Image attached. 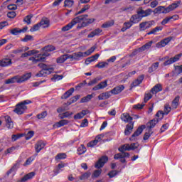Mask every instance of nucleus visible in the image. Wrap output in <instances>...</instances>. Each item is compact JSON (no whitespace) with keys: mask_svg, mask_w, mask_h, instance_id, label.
Masks as SVG:
<instances>
[{"mask_svg":"<svg viewBox=\"0 0 182 182\" xmlns=\"http://www.w3.org/2000/svg\"><path fill=\"white\" fill-rule=\"evenodd\" d=\"M49 56V53H43L41 54H38L35 57H31L28 60H31L33 63H38V62H45L46 58Z\"/></svg>","mask_w":182,"mask_h":182,"instance_id":"6","label":"nucleus"},{"mask_svg":"<svg viewBox=\"0 0 182 182\" xmlns=\"http://www.w3.org/2000/svg\"><path fill=\"white\" fill-rule=\"evenodd\" d=\"M114 25V21H107L102 25V28H110V26H113Z\"/></svg>","mask_w":182,"mask_h":182,"instance_id":"47","label":"nucleus"},{"mask_svg":"<svg viewBox=\"0 0 182 182\" xmlns=\"http://www.w3.org/2000/svg\"><path fill=\"white\" fill-rule=\"evenodd\" d=\"M139 147V143L126 144L118 149L119 151H130V150H136Z\"/></svg>","mask_w":182,"mask_h":182,"instance_id":"7","label":"nucleus"},{"mask_svg":"<svg viewBox=\"0 0 182 182\" xmlns=\"http://www.w3.org/2000/svg\"><path fill=\"white\" fill-rule=\"evenodd\" d=\"M85 58L83 52H77L74 53L72 55H70V59L72 60H80V59Z\"/></svg>","mask_w":182,"mask_h":182,"instance_id":"11","label":"nucleus"},{"mask_svg":"<svg viewBox=\"0 0 182 182\" xmlns=\"http://www.w3.org/2000/svg\"><path fill=\"white\" fill-rule=\"evenodd\" d=\"M156 23L154 21H144L139 23V30L140 31H146V29H149L151 28L153 25Z\"/></svg>","mask_w":182,"mask_h":182,"instance_id":"9","label":"nucleus"},{"mask_svg":"<svg viewBox=\"0 0 182 182\" xmlns=\"http://www.w3.org/2000/svg\"><path fill=\"white\" fill-rule=\"evenodd\" d=\"M119 174V171H111L108 173V176L109 178H113V177H116Z\"/></svg>","mask_w":182,"mask_h":182,"instance_id":"57","label":"nucleus"},{"mask_svg":"<svg viewBox=\"0 0 182 182\" xmlns=\"http://www.w3.org/2000/svg\"><path fill=\"white\" fill-rule=\"evenodd\" d=\"M151 93V91L145 93L144 98V103H147V102L153 97V95Z\"/></svg>","mask_w":182,"mask_h":182,"instance_id":"39","label":"nucleus"},{"mask_svg":"<svg viewBox=\"0 0 182 182\" xmlns=\"http://www.w3.org/2000/svg\"><path fill=\"white\" fill-rule=\"evenodd\" d=\"M102 33L103 30L100 28H96L88 34L87 38H95V36H100V35H102Z\"/></svg>","mask_w":182,"mask_h":182,"instance_id":"17","label":"nucleus"},{"mask_svg":"<svg viewBox=\"0 0 182 182\" xmlns=\"http://www.w3.org/2000/svg\"><path fill=\"white\" fill-rule=\"evenodd\" d=\"M38 23L41 28H45L49 27V21L47 19H43Z\"/></svg>","mask_w":182,"mask_h":182,"instance_id":"38","label":"nucleus"},{"mask_svg":"<svg viewBox=\"0 0 182 182\" xmlns=\"http://www.w3.org/2000/svg\"><path fill=\"white\" fill-rule=\"evenodd\" d=\"M69 123V121L66 120V119H62L60 122H57L55 124V126L57 127H62L63 126H65V124H68Z\"/></svg>","mask_w":182,"mask_h":182,"instance_id":"42","label":"nucleus"},{"mask_svg":"<svg viewBox=\"0 0 182 182\" xmlns=\"http://www.w3.org/2000/svg\"><path fill=\"white\" fill-rule=\"evenodd\" d=\"M73 114V112H65L60 114V119H65L66 117H69L72 116Z\"/></svg>","mask_w":182,"mask_h":182,"instance_id":"52","label":"nucleus"},{"mask_svg":"<svg viewBox=\"0 0 182 182\" xmlns=\"http://www.w3.org/2000/svg\"><path fill=\"white\" fill-rule=\"evenodd\" d=\"M178 5H180V3H173L166 8L163 6H160L156 9V14H168V12H171V11H174V9L178 8Z\"/></svg>","mask_w":182,"mask_h":182,"instance_id":"4","label":"nucleus"},{"mask_svg":"<svg viewBox=\"0 0 182 182\" xmlns=\"http://www.w3.org/2000/svg\"><path fill=\"white\" fill-rule=\"evenodd\" d=\"M100 174H102V170H96L94 171L92 178H97Z\"/></svg>","mask_w":182,"mask_h":182,"instance_id":"58","label":"nucleus"},{"mask_svg":"<svg viewBox=\"0 0 182 182\" xmlns=\"http://www.w3.org/2000/svg\"><path fill=\"white\" fill-rule=\"evenodd\" d=\"M96 50V46H92L90 49H88L87 51L83 52L84 56H90V55H92Z\"/></svg>","mask_w":182,"mask_h":182,"instance_id":"40","label":"nucleus"},{"mask_svg":"<svg viewBox=\"0 0 182 182\" xmlns=\"http://www.w3.org/2000/svg\"><path fill=\"white\" fill-rule=\"evenodd\" d=\"M87 113H89V110H86V109L82 110L81 112H79L75 115H74V119L75 120H79L80 119H83V117H85V116H86Z\"/></svg>","mask_w":182,"mask_h":182,"instance_id":"25","label":"nucleus"},{"mask_svg":"<svg viewBox=\"0 0 182 182\" xmlns=\"http://www.w3.org/2000/svg\"><path fill=\"white\" fill-rule=\"evenodd\" d=\"M134 128V122H132L131 124H128L126 126V128H125V130H124L125 136H129L133 132Z\"/></svg>","mask_w":182,"mask_h":182,"instance_id":"22","label":"nucleus"},{"mask_svg":"<svg viewBox=\"0 0 182 182\" xmlns=\"http://www.w3.org/2000/svg\"><path fill=\"white\" fill-rule=\"evenodd\" d=\"M80 99V95H77L73 97H71L67 102V105L69 106L72 105L73 103H75V102H77Z\"/></svg>","mask_w":182,"mask_h":182,"instance_id":"34","label":"nucleus"},{"mask_svg":"<svg viewBox=\"0 0 182 182\" xmlns=\"http://www.w3.org/2000/svg\"><path fill=\"white\" fill-rule=\"evenodd\" d=\"M161 31H163L162 26H156L154 28H153L151 31L147 33V35H156L157 32H160Z\"/></svg>","mask_w":182,"mask_h":182,"instance_id":"35","label":"nucleus"},{"mask_svg":"<svg viewBox=\"0 0 182 182\" xmlns=\"http://www.w3.org/2000/svg\"><path fill=\"white\" fill-rule=\"evenodd\" d=\"M92 98L93 95H88L86 97H82L80 100V103H87V102H90V100H92Z\"/></svg>","mask_w":182,"mask_h":182,"instance_id":"37","label":"nucleus"},{"mask_svg":"<svg viewBox=\"0 0 182 182\" xmlns=\"http://www.w3.org/2000/svg\"><path fill=\"white\" fill-rule=\"evenodd\" d=\"M22 42H28V41H33V36L31 35H26L25 38L22 40Z\"/></svg>","mask_w":182,"mask_h":182,"instance_id":"59","label":"nucleus"},{"mask_svg":"<svg viewBox=\"0 0 182 182\" xmlns=\"http://www.w3.org/2000/svg\"><path fill=\"white\" fill-rule=\"evenodd\" d=\"M161 90H163V87H161V85L157 84L151 88L150 92L152 95H156V93H159V92H161Z\"/></svg>","mask_w":182,"mask_h":182,"instance_id":"26","label":"nucleus"},{"mask_svg":"<svg viewBox=\"0 0 182 182\" xmlns=\"http://www.w3.org/2000/svg\"><path fill=\"white\" fill-rule=\"evenodd\" d=\"M65 159H66V154L65 153H60V154H58L56 156H55V160H65Z\"/></svg>","mask_w":182,"mask_h":182,"instance_id":"49","label":"nucleus"},{"mask_svg":"<svg viewBox=\"0 0 182 182\" xmlns=\"http://www.w3.org/2000/svg\"><path fill=\"white\" fill-rule=\"evenodd\" d=\"M164 114L163 111H159L156 114V117L155 119H158L159 122H160L164 117Z\"/></svg>","mask_w":182,"mask_h":182,"instance_id":"51","label":"nucleus"},{"mask_svg":"<svg viewBox=\"0 0 182 182\" xmlns=\"http://www.w3.org/2000/svg\"><path fill=\"white\" fill-rule=\"evenodd\" d=\"M160 65V63L156 62L149 68V73H152V72H154L155 70H157L159 68V65Z\"/></svg>","mask_w":182,"mask_h":182,"instance_id":"36","label":"nucleus"},{"mask_svg":"<svg viewBox=\"0 0 182 182\" xmlns=\"http://www.w3.org/2000/svg\"><path fill=\"white\" fill-rule=\"evenodd\" d=\"M136 14L139 15V17L141 18V19H143V18L150 16V15L153 14V10H151V9H147L146 10L141 9L137 11Z\"/></svg>","mask_w":182,"mask_h":182,"instance_id":"10","label":"nucleus"},{"mask_svg":"<svg viewBox=\"0 0 182 182\" xmlns=\"http://www.w3.org/2000/svg\"><path fill=\"white\" fill-rule=\"evenodd\" d=\"M124 90V85H118L114 87L111 91L110 93L112 95H119V93H122Z\"/></svg>","mask_w":182,"mask_h":182,"instance_id":"18","label":"nucleus"},{"mask_svg":"<svg viewBox=\"0 0 182 182\" xmlns=\"http://www.w3.org/2000/svg\"><path fill=\"white\" fill-rule=\"evenodd\" d=\"M98 141L97 139H95L93 141H91L90 143L87 144V146L88 147H95V146H96V144H97Z\"/></svg>","mask_w":182,"mask_h":182,"instance_id":"64","label":"nucleus"},{"mask_svg":"<svg viewBox=\"0 0 182 182\" xmlns=\"http://www.w3.org/2000/svg\"><path fill=\"white\" fill-rule=\"evenodd\" d=\"M48 116V112L46 111H44L38 114H37V118L39 120H41L42 119H45Z\"/></svg>","mask_w":182,"mask_h":182,"instance_id":"55","label":"nucleus"},{"mask_svg":"<svg viewBox=\"0 0 182 182\" xmlns=\"http://www.w3.org/2000/svg\"><path fill=\"white\" fill-rule=\"evenodd\" d=\"M33 16L32 15H28L26 16L24 19H23V22H26V23H27V25H31V21H32V18Z\"/></svg>","mask_w":182,"mask_h":182,"instance_id":"53","label":"nucleus"},{"mask_svg":"<svg viewBox=\"0 0 182 182\" xmlns=\"http://www.w3.org/2000/svg\"><path fill=\"white\" fill-rule=\"evenodd\" d=\"M32 76L31 73H26L23 75H16L11 78L5 80V85H12L14 83H23L26 80H29Z\"/></svg>","mask_w":182,"mask_h":182,"instance_id":"2","label":"nucleus"},{"mask_svg":"<svg viewBox=\"0 0 182 182\" xmlns=\"http://www.w3.org/2000/svg\"><path fill=\"white\" fill-rule=\"evenodd\" d=\"M159 122V119L157 118H154V119L149 121L147 124V127L149 129H153L156 127V124Z\"/></svg>","mask_w":182,"mask_h":182,"instance_id":"28","label":"nucleus"},{"mask_svg":"<svg viewBox=\"0 0 182 182\" xmlns=\"http://www.w3.org/2000/svg\"><path fill=\"white\" fill-rule=\"evenodd\" d=\"M40 68H42V70L36 74L37 77H43L45 76H48V75H50L53 72V68L48 67L46 64L41 63L38 64Z\"/></svg>","mask_w":182,"mask_h":182,"instance_id":"5","label":"nucleus"},{"mask_svg":"<svg viewBox=\"0 0 182 182\" xmlns=\"http://www.w3.org/2000/svg\"><path fill=\"white\" fill-rule=\"evenodd\" d=\"M91 174L92 173L90 172H86L84 174H82L81 176H80V180H87V178L90 177Z\"/></svg>","mask_w":182,"mask_h":182,"instance_id":"56","label":"nucleus"},{"mask_svg":"<svg viewBox=\"0 0 182 182\" xmlns=\"http://www.w3.org/2000/svg\"><path fill=\"white\" fill-rule=\"evenodd\" d=\"M86 150L85 145L82 144L77 148V153L80 156L82 154H85V153H86Z\"/></svg>","mask_w":182,"mask_h":182,"instance_id":"41","label":"nucleus"},{"mask_svg":"<svg viewBox=\"0 0 182 182\" xmlns=\"http://www.w3.org/2000/svg\"><path fill=\"white\" fill-rule=\"evenodd\" d=\"M153 134V132L149 129L148 132H146L144 135V140H149L150 136Z\"/></svg>","mask_w":182,"mask_h":182,"instance_id":"61","label":"nucleus"},{"mask_svg":"<svg viewBox=\"0 0 182 182\" xmlns=\"http://www.w3.org/2000/svg\"><path fill=\"white\" fill-rule=\"evenodd\" d=\"M89 15L85 14L77 16L74 18L68 24L65 25L61 28L62 32H68V31H70L73 26H77V29H82V28H86V26H89V25L93 23L96 19L95 18H87Z\"/></svg>","mask_w":182,"mask_h":182,"instance_id":"1","label":"nucleus"},{"mask_svg":"<svg viewBox=\"0 0 182 182\" xmlns=\"http://www.w3.org/2000/svg\"><path fill=\"white\" fill-rule=\"evenodd\" d=\"M73 4H75V1H73V0H65L64 1V6L68 8H72L73 6Z\"/></svg>","mask_w":182,"mask_h":182,"instance_id":"44","label":"nucleus"},{"mask_svg":"<svg viewBox=\"0 0 182 182\" xmlns=\"http://www.w3.org/2000/svg\"><path fill=\"white\" fill-rule=\"evenodd\" d=\"M44 50L46 53H48V52H53V50H55L56 48L53 46H47L44 47Z\"/></svg>","mask_w":182,"mask_h":182,"instance_id":"46","label":"nucleus"},{"mask_svg":"<svg viewBox=\"0 0 182 182\" xmlns=\"http://www.w3.org/2000/svg\"><path fill=\"white\" fill-rule=\"evenodd\" d=\"M31 103H32V101L27 100L17 104L16 108L14 109V113L19 115L23 114L28 110L26 105H31Z\"/></svg>","mask_w":182,"mask_h":182,"instance_id":"3","label":"nucleus"},{"mask_svg":"<svg viewBox=\"0 0 182 182\" xmlns=\"http://www.w3.org/2000/svg\"><path fill=\"white\" fill-rule=\"evenodd\" d=\"M171 109H172V107H170V105L166 104L164 105V114L166 116H167V114H168V113H170V112H171Z\"/></svg>","mask_w":182,"mask_h":182,"instance_id":"43","label":"nucleus"},{"mask_svg":"<svg viewBox=\"0 0 182 182\" xmlns=\"http://www.w3.org/2000/svg\"><path fill=\"white\" fill-rule=\"evenodd\" d=\"M180 105V96H176L171 102L172 109H177Z\"/></svg>","mask_w":182,"mask_h":182,"instance_id":"27","label":"nucleus"},{"mask_svg":"<svg viewBox=\"0 0 182 182\" xmlns=\"http://www.w3.org/2000/svg\"><path fill=\"white\" fill-rule=\"evenodd\" d=\"M4 119L6 122V127L9 129H14V122H12V118L9 115H6Z\"/></svg>","mask_w":182,"mask_h":182,"instance_id":"20","label":"nucleus"},{"mask_svg":"<svg viewBox=\"0 0 182 182\" xmlns=\"http://www.w3.org/2000/svg\"><path fill=\"white\" fill-rule=\"evenodd\" d=\"M102 80V77H97L94 80H91L90 82H88L87 85L88 86H92V85H96L97 82H100Z\"/></svg>","mask_w":182,"mask_h":182,"instance_id":"45","label":"nucleus"},{"mask_svg":"<svg viewBox=\"0 0 182 182\" xmlns=\"http://www.w3.org/2000/svg\"><path fill=\"white\" fill-rule=\"evenodd\" d=\"M39 28H41V24L38 23L34 25L31 29V32H36V31H39Z\"/></svg>","mask_w":182,"mask_h":182,"instance_id":"60","label":"nucleus"},{"mask_svg":"<svg viewBox=\"0 0 182 182\" xmlns=\"http://www.w3.org/2000/svg\"><path fill=\"white\" fill-rule=\"evenodd\" d=\"M105 87H107V80H105L103 82H100L98 85L95 86L92 88V90H100V89H105Z\"/></svg>","mask_w":182,"mask_h":182,"instance_id":"21","label":"nucleus"},{"mask_svg":"<svg viewBox=\"0 0 182 182\" xmlns=\"http://www.w3.org/2000/svg\"><path fill=\"white\" fill-rule=\"evenodd\" d=\"M45 146H46V142H45V141H38L35 144L36 152L40 153L43 149H45Z\"/></svg>","mask_w":182,"mask_h":182,"instance_id":"12","label":"nucleus"},{"mask_svg":"<svg viewBox=\"0 0 182 182\" xmlns=\"http://www.w3.org/2000/svg\"><path fill=\"white\" fill-rule=\"evenodd\" d=\"M89 8H90V6H89L87 4L85 5L84 7H82L81 9V10L80 11H78L75 14V16L80 15V14H83V12H86V11H87V9H89Z\"/></svg>","mask_w":182,"mask_h":182,"instance_id":"54","label":"nucleus"},{"mask_svg":"<svg viewBox=\"0 0 182 182\" xmlns=\"http://www.w3.org/2000/svg\"><path fill=\"white\" fill-rule=\"evenodd\" d=\"M121 120L124 122V123H129L130 124L132 123L133 117H132L128 113H124L121 115Z\"/></svg>","mask_w":182,"mask_h":182,"instance_id":"16","label":"nucleus"},{"mask_svg":"<svg viewBox=\"0 0 182 182\" xmlns=\"http://www.w3.org/2000/svg\"><path fill=\"white\" fill-rule=\"evenodd\" d=\"M39 53V51L36 50H29L27 53H24L21 55V58H28V56H31V55H35Z\"/></svg>","mask_w":182,"mask_h":182,"instance_id":"33","label":"nucleus"},{"mask_svg":"<svg viewBox=\"0 0 182 182\" xmlns=\"http://www.w3.org/2000/svg\"><path fill=\"white\" fill-rule=\"evenodd\" d=\"M144 129H146L144 125L139 127L136 132H134L132 136L129 138V140L131 141H136V140H137L138 136H140V134L143 133V130H144Z\"/></svg>","mask_w":182,"mask_h":182,"instance_id":"8","label":"nucleus"},{"mask_svg":"<svg viewBox=\"0 0 182 182\" xmlns=\"http://www.w3.org/2000/svg\"><path fill=\"white\" fill-rule=\"evenodd\" d=\"M63 79V75H54L51 78L52 82H58L59 80H62Z\"/></svg>","mask_w":182,"mask_h":182,"instance_id":"48","label":"nucleus"},{"mask_svg":"<svg viewBox=\"0 0 182 182\" xmlns=\"http://www.w3.org/2000/svg\"><path fill=\"white\" fill-rule=\"evenodd\" d=\"M12 65V60L10 58H4L0 60V66L5 68L6 66H11Z\"/></svg>","mask_w":182,"mask_h":182,"instance_id":"19","label":"nucleus"},{"mask_svg":"<svg viewBox=\"0 0 182 182\" xmlns=\"http://www.w3.org/2000/svg\"><path fill=\"white\" fill-rule=\"evenodd\" d=\"M108 65H109L108 63L101 62L95 65V68H98L99 69H103V68H106V66H108Z\"/></svg>","mask_w":182,"mask_h":182,"instance_id":"50","label":"nucleus"},{"mask_svg":"<svg viewBox=\"0 0 182 182\" xmlns=\"http://www.w3.org/2000/svg\"><path fill=\"white\" fill-rule=\"evenodd\" d=\"M73 92H75V88H70L63 94V95L62 96V99H68V97H70V96L73 95Z\"/></svg>","mask_w":182,"mask_h":182,"instance_id":"31","label":"nucleus"},{"mask_svg":"<svg viewBox=\"0 0 182 182\" xmlns=\"http://www.w3.org/2000/svg\"><path fill=\"white\" fill-rule=\"evenodd\" d=\"M108 160L109 158H107L106 156L101 157L95 164L96 168H102V167H103V166L107 163Z\"/></svg>","mask_w":182,"mask_h":182,"instance_id":"13","label":"nucleus"},{"mask_svg":"<svg viewBox=\"0 0 182 182\" xmlns=\"http://www.w3.org/2000/svg\"><path fill=\"white\" fill-rule=\"evenodd\" d=\"M68 59H70V54H64L57 58V63H65Z\"/></svg>","mask_w":182,"mask_h":182,"instance_id":"24","label":"nucleus"},{"mask_svg":"<svg viewBox=\"0 0 182 182\" xmlns=\"http://www.w3.org/2000/svg\"><path fill=\"white\" fill-rule=\"evenodd\" d=\"M151 45H153V41H149L146 43L145 45L142 46L139 48V52H144V50H147V49H150L151 48Z\"/></svg>","mask_w":182,"mask_h":182,"instance_id":"29","label":"nucleus"},{"mask_svg":"<svg viewBox=\"0 0 182 182\" xmlns=\"http://www.w3.org/2000/svg\"><path fill=\"white\" fill-rule=\"evenodd\" d=\"M110 93H112V92H103L98 96V99L100 100H106V99H109V97H110V96H112V95H110Z\"/></svg>","mask_w":182,"mask_h":182,"instance_id":"30","label":"nucleus"},{"mask_svg":"<svg viewBox=\"0 0 182 182\" xmlns=\"http://www.w3.org/2000/svg\"><path fill=\"white\" fill-rule=\"evenodd\" d=\"M171 39H173V38L171 37H168L163 39L162 41L156 43V48H164V46H166V45H168V43L171 42Z\"/></svg>","mask_w":182,"mask_h":182,"instance_id":"14","label":"nucleus"},{"mask_svg":"<svg viewBox=\"0 0 182 182\" xmlns=\"http://www.w3.org/2000/svg\"><path fill=\"white\" fill-rule=\"evenodd\" d=\"M144 80V75H141L139 77H137L134 82L131 84V89H133V87H136V86H139V85L141 84V82Z\"/></svg>","mask_w":182,"mask_h":182,"instance_id":"15","label":"nucleus"},{"mask_svg":"<svg viewBox=\"0 0 182 182\" xmlns=\"http://www.w3.org/2000/svg\"><path fill=\"white\" fill-rule=\"evenodd\" d=\"M10 33L11 35L16 36V35H19V33H21V32H20L19 28H15L11 30Z\"/></svg>","mask_w":182,"mask_h":182,"instance_id":"62","label":"nucleus"},{"mask_svg":"<svg viewBox=\"0 0 182 182\" xmlns=\"http://www.w3.org/2000/svg\"><path fill=\"white\" fill-rule=\"evenodd\" d=\"M133 26V24L132 23V21H127L124 23V26L122 28L121 31L122 32H126L127 29H130Z\"/></svg>","mask_w":182,"mask_h":182,"instance_id":"32","label":"nucleus"},{"mask_svg":"<svg viewBox=\"0 0 182 182\" xmlns=\"http://www.w3.org/2000/svg\"><path fill=\"white\" fill-rule=\"evenodd\" d=\"M8 18H10V19H14L15 16H16V13L15 11H9L7 13Z\"/></svg>","mask_w":182,"mask_h":182,"instance_id":"63","label":"nucleus"},{"mask_svg":"<svg viewBox=\"0 0 182 182\" xmlns=\"http://www.w3.org/2000/svg\"><path fill=\"white\" fill-rule=\"evenodd\" d=\"M129 21L133 25H134L136 23H139V22L141 21V17H140V15H139V14H134L132 16Z\"/></svg>","mask_w":182,"mask_h":182,"instance_id":"23","label":"nucleus"}]
</instances>
